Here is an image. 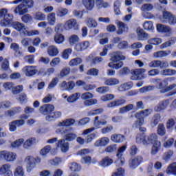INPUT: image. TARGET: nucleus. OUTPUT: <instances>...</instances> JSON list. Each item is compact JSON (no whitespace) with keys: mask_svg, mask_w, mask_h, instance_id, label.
<instances>
[{"mask_svg":"<svg viewBox=\"0 0 176 176\" xmlns=\"http://www.w3.org/2000/svg\"><path fill=\"white\" fill-rule=\"evenodd\" d=\"M12 3L15 5L20 3L14 10V14H19V16H24V14L28 13V9H32L34 5H35L34 0H15Z\"/></svg>","mask_w":176,"mask_h":176,"instance_id":"1","label":"nucleus"},{"mask_svg":"<svg viewBox=\"0 0 176 176\" xmlns=\"http://www.w3.org/2000/svg\"><path fill=\"white\" fill-rule=\"evenodd\" d=\"M126 57L123 56L122 52H117L111 54L110 60L111 63L108 64V67L110 68H113L114 69H119L123 67V62L122 60H125Z\"/></svg>","mask_w":176,"mask_h":176,"instance_id":"2","label":"nucleus"},{"mask_svg":"<svg viewBox=\"0 0 176 176\" xmlns=\"http://www.w3.org/2000/svg\"><path fill=\"white\" fill-rule=\"evenodd\" d=\"M3 17V19L0 21L1 27H8L10 25V23L13 21V14H9V10L6 8L0 9V19Z\"/></svg>","mask_w":176,"mask_h":176,"instance_id":"3","label":"nucleus"},{"mask_svg":"<svg viewBox=\"0 0 176 176\" xmlns=\"http://www.w3.org/2000/svg\"><path fill=\"white\" fill-rule=\"evenodd\" d=\"M107 120H102V121L100 120V117L96 116L94 118V127L89 128L88 129H86L83 131L82 135H87V134H90V133H93L94 130H98V129H101V126H105L107 125Z\"/></svg>","mask_w":176,"mask_h":176,"instance_id":"4","label":"nucleus"},{"mask_svg":"<svg viewBox=\"0 0 176 176\" xmlns=\"http://www.w3.org/2000/svg\"><path fill=\"white\" fill-rule=\"evenodd\" d=\"M24 162L26 164L28 173H31L32 170L35 168V166L41 162V159L39 157L35 158L34 156L28 155L25 157Z\"/></svg>","mask_w":176,"mask_h":176,"instance_id":"5","label":"nucleus"},{"mask_svg":"<svg viewBox=\"0 0 176 176\" xmlns=\"http://www.w3.org/2000/svg\"><path fill=\"white\" fill-rule=\"evenodd\" d=\"M17 159V154L12 151L3 150L0 151V160H5L7 163H12Z\"/></svg>","mask_w":176,"mask_h":176,"instance_id":"6","label":"nucleus"},{"mask_svg":"<svg viewBox=\"0 0 176 176\" xmlns=\"http://www.w3.org/2000/svg\"><path fill=\"white\" fill-rule=\"evenodd\" d=\"M151 115V109H147L143 111H141L140 113H138L136 116L138 120L135 122L134 126L135 127H140L144 124V118L149 116Z\"/></svg>","mask_w":176,"mask_h":176,"instance_id":"7","label":"nucleus"},{"mask_svg":"<svg viewBox=\"0 0 176 176\" xmlns=\"http://www.w3.org/2000/svg\"><path fill=\"white\" fill-rule=\"evenodd\" d=\"M146 72V69H136L133 71L131 79L132 80H142V79L146 78V76L144 74Z\"/></svg>","mask_w":176,"mask_h":176,"instance_id":"8","label":"nucleus"},{"mask_svg":"<svg viewBox=\"0 0 176 176\" xmlns=\"http://www.w3.org/2000/svg\"><path fill=\"white\" fill-rule=\"evenodd\" d=\"M64 28L66 31H70V30H74V31L79 30V24H78V21L75 19L67 20L64 25Z\"/></svg>","mask_w":176,"mask_h":176,"instance_id":"9","label":"nucleus"},{"mask_svg":"<svg viewBox=\"0 0 176 176\" xmlns=\"http://www.w3.org/2000/svg\"><path fill=\"white\" fill-rule=\"evenodd\" d=\"M22 72L25 76L31 78L34 76V75H36L38 69H36V66L28 65L22 68Z\"/></svg>","mask_w":176,"mask_h":176,"instance_id":"10","label":"nucleus"},{"mask_svg":"<svg viewBox=\"0 0 176 176\" xmlns=\"http://www.w3.org/2000/svg\"><path fill=\"white\" fill-rule=\"evenodd\" d=\"M150 68H168V62L166 60H155L148 63Z\"/></svg>","mask_w":176,"mask_h":176,"instance_id":"11","label":"nucleus"},{"mask_svg":"<svg viewBox=\"0 0 176 176\" xmlns=\"http://www.w3.org/2000/svg\"><path fill=\"white\" fill-rule=\"evenodd\" d=\"M74 129L69 128L63 131V140L65 141H74L76 139V134L74 133Z\"/></svg>","mask_w":176,"mask_h":176,"instance_id":"12","label":"nucleus"},{"mask_svg":"<svg viewBox=\"0 0 176 176\" xmlns=\"http://www.w3.org/2000/svg\"><path fill=\"white\" fill-rule=\"evenodd\" d=\"M127 149V146H121L118 151L117 157L118 159L116 161V166H123L124 164V158L122 157L123 156V152Z\"/></svg>","mask_w":176,"mask_h":176,"instance_id":"13","label":"nucleus"},{"mask_svg":"<svg viewBox=\"0 0 176 176\" xmlns=\"http://www.w3.org/2000/svg\"><path fill=\"white\" fill-rule=\"evenodd\" d=\"M53 111H54V107L52 104H43L39 109V112L41 115L46 116H49Z\"/></svg>","mask_w":176,"mask_h":176,"instance_id":"14","label":"nucleus"},{"mask_svg":"<svg viewBox=\"0 0 176 176\" xmlns=\"http://www.w3.org/2000/svg\"><path fill=\"white\" fill-rule=\"evenodd\" d=\"M12 166L9 164H4L0 166V175L13 176V173L10 170Z\"/></svg>","mask_w":176,"mask_h":176,"instance_id":"15","label":"nucleus"},{"mask_svg":"<svg viewBox=\"0 0 176 176\" xmlns=\"http://www.w3.org/2000/svg\"><path fill=\"white\" fill-rule=\"evenodd\" d=\"M6 27H12L14 30L18 31V32H21L25 31V25L19 21H14L13 19L11 21L10 24Z\"/></svg>","mask_w":176,"mask_h":176,"instance_id":"16","label":"nucleus"},{"mask_svg":"<svg viewBox=\"0 0 176 176\" xmlns=\"http://www.w3.org/2000/svg\"><path fill=\"white\" fill-rule=\"evenodd\" d=\"M58 148H60L61 152L66 153L69 151V142H67L65 139H62L58 141L57 143Z\"/></svg>","mask_w":176,"mask_h":176,"instance_id":"17","label":"nucleus"},{"mask_svg":"<svg viewBox=\"0 0 176 176\" xmlns=\"http://www.w3.org/2000/svg\"><path fill=\"white\" fill-rule=\"evenodd\" d=\"M163 18L165 20L168 21V24L170 25H174V24H176V16L171 14V12L165 11L163 13Z\"/></svg>","mask_w":176,"mask_h":176,"instance_id":"18","label":"nucleus"},{"mask_svg":"<svg viewBox=\"0 0 176 176\" xmlns=\"http://www.w3.org/2000/svg\"><path fill=\"white\" fill-rule=\"evenodd\" d=\"M168 104H170L168 99L162 100L154 107V111L155 112H162V111H164L168 107Z\"/></svg>","mask_w":176,"mask_h":176,"instance_id":"19","label":"nucleus"},{"mask_svg":"<svg viewBox=\"0 0 176 176\" xmlns=\"http://www.w3.org/2000/svg\"><path fill=\"white\" fill-rule=\"evenodd\" d=\"M124 104H126V99H116L107 103V108H116V107H120L121 105H124Z\"/></svg>","mask_w":176,"mask_h":176,"instance_id":"20","label":"nucleus"},{"mask_svg":"<svg viewBox=\"0 0 176 176\" xmlns=\"http://www.w3.org/2000/svg\"><path fill=\"white\" fill-rule=\"evenodd\" d=\"M157 31L158 32H164V34H166L168 36H170L171 35L172 29L171 28L163 25V24H157Z\"/></svg>","mask_w":176,"mask_h":176,"instance_id":"21","label":"nucleus"},{"mask_svg":"<svg viewBox=\"0 0 176 176\" xmlns=\"http://www.w3.org/2000/svg\"><path fill=\"white\" fill-rule=\"evenodd\" d=\"M22 111L21 107H12L11 109L6 111V116H8V118H13V116H16L18 113H20Z\"/></svg>","mask_w":176,"mask_h":176,"instance_id":"22","label":"nucleus"},{"mask_svg":"<svg viewBox=\"0 0 176 176\" xmlns=\"http://www.w3.org/2000/svg\"><path fill=\"white\" fill-rule=\"evenodd\" d=\"M144 159L141 156H138L129 160V167L131 168H137L138 166H140L142 163Z\"/></svg>","mask_w":176,"mask_h":176,"instance_id":"23","label":"nucleus"},{"mask_svg":"<svg viewBox=\"0 0 176 176\" xmlns=\"http://www.w3.org/2000/svg\"><path fill=\"white\" fill-rule=\"evenodd\" d=\"M154 82L157 83L158 89L160 90H164L167 86H168V78H165L164 80H161L160 78L154 80Z\"/></svg>","mask_w":176,"mask_h":176,"instance_id":"24","label":"nucleus"},{"mask_svg":"<svg viewBox=\"0 0 176 176\" xmlns=\"http://www.w3.org/2000/svg\"><path fill=\"white\" fill-rule=\"evenodd\" d=\"M117 25L118 27V30H117L118 35H122L123 32H127L129 27H127V25L124 24V23L118 21Z\"/></svg>","mask_w":176,"mask_h":176,"instance_id":"25","label":"nucleus"},{"mask_svg":"<svg viewBox=\"0 0 176 176\" xmlns=\"http://www.w3.org/2000/svg\"><path fill=\"white\" fill-rule=\"evenodd\" d=\"M61 111L51 112L50 115L45 117V119L48 122H52L53 120H56V119H58V118H61Z\"/></svg>","mask_w":176,"mask_h":176,"instance_id":"26","label":"nucleus"},{"mask_svg":"<svg viewBox=\"0 0 176 176\" xmlns=\"http://www.w3.org/2000/svg\"><path fill=\"white\" fill-rule=\"evenodd\" d=\"M20 120H16L14 121V123L16 126V127H21V126H24L25 124V120L28 119V116L26 114H22L19 117Z\"/></svg>","mask_w":176,"mask_h":176,"instance_id":"27","label":"nucleus"},{"mask_svg":"<svg viewBox=\"0 0 176 176\" xmlns=\"http://www.w3.org/2000/svg\"><path fill=\"white\" fill-rule=\"evenodd\" d=\"M109 144V138L104 137L96 140L94 143V146H107V144Z\"/></svg>","mask_w":176,"mask_h":176,"instance_id":"28","label":"nucleus"},{"mask_svg":"<svg viewBox=\"0 0 176 176\" xmlns=\"http://www.w3.org/2000/svg\"><path fill=\"white\" fill-rule=\"evenodd\" d=\"M89 46H90V43L89 41H84L76 44L75 50H76V52H82V50H86Z\"/></svg>","mask_w":176,"mask_h":176,"instance_id":"29","label":"nucleus"},{"mask_svg":"<svg viewBox=\"0 0 176 176\" xmlns=\"http://www.w3.org/2000/svg\"><path fill=\"white\" fill-rule=\"evenodd\" d=\"M137 34L138 41H145L148 39V38H149V34H148V33H145V32H144V30L140 28L137 29Z\"/></svg>","mask_w":176,"mask_h":176,"instance_id":"30","label":"nucleus"},{"mask_svg":"<svg viewBox=\"0 0 176 176\" xmlns=\"http://www.w3.org/2000/svg\"><path fill=\"white\" fill-rule=\"evenodd\" d=\"M75 123V120L72 118L66 119L63 120V122H60L58 123L57 126L58 127H68V126H73Z\"/></svg>","mask_w":176,"mask_h":176,"instance_id":"31","label":"nucleus"},{"mask_svg":"<svg viewBox=\"0 0 176 176\" xmlns=\"http://www.w3.org/2000/svg\"><path fill=\"white\" fill-rule=\"evenodd\" d=\"M112 163H113V160L109 158V157H105L99 162V166L105 168L111 166Z\"/></svg>","mask_w":176,"mask_h":176,"instance_id":"32","label":"nucleus"},{"mask_svg":"<svg viewBox=\"0 0 176 176\" xmlns=\"http://www.w3.org/2000/svg\"><path fill=\"white\" fill-rule=\"evenodd\" d=\"M95 0H82V4L87 10H93L94 9Z\"/></svg>","mask_w":176,"mask_h":176,"instance_id":"33","label":"nucleus"},{"mask_svg":"<svg viewBox=\"0 0 176 176\" xmlns=\"http://www.w3.org/2000/svg\"><path fill=\"white\" fill-rule=\"evenodd\" d=\"M137 144H142L143 145H148V141L145 138L144 133H138L136 136Z\"/></svg>","mask_w":176,"mask_h":176,"instance_id":"34","label":"nucleus"},{"mask_svg":"<svg viewBox=\"0 0 176 176\" xmlns=\"http://www.w3.org/2000/svg\"><path fill=\"white\" fill-rule=\"evenodd\" d=\"M111 141H113V142L120 143V142H123V141L126 140V138L123 135L113 134L111 135Z\"/></svg>","mask_w":176,"mask_h":176,"instance_id":"35","label":"nucleus"},{"mask_svg":"<svg viewBox=\"0 0 176 176\" xmlns=\"http://www.w3.org/2000/svg\"><path fill=\"white\" fill-rule=\"evenodd\" d=\"M171 54V51H159L157 52H155L153 54V56L155 58H162V57H167V56H170Z\"/></svg>","mask_w":176,"mask_h":176,"instance_id":"36","label":"nucleus"},{"mask_svg":"<svg viewBox=\"0 0 176 176\" xmlns=\"http://www.w3.org/2000/svg\"><path fill=\"white\" fill-rule=\"evenodd\" d=\"M47 54L50 57H56L58 54V49L54 45H51L47 49Z\"/></svg>","mask_w":176,"mask_h":176,"instance_id":"37","label":"nucleus"},{"mask_svg":"<svg viewBox=\"0 0 176 176\" xmlns=\"http://www.w3.org/2000/svg\"><path fill=\"white\" fill-rule=\"evenodd\" d=\"M162 116H160V114L157 113L154 115L151 121V127H156V126L159 124V122H160Z\"/></svg>","mask_w":176,"mask_h":176,"instance_id":"38","label":"nucleus"},{"mask_svg":"<svg viewBox=\"0 0 176 176\" xmlns=\"http://www.w3.org/2000/svg\"><path fill=\"white\" fill-rule=\"evenodd\" d=\"M160 148H162V143H160V142H157L151 147V154L153 155H157L159 151H160Z\"/></svg>","mask_w":176,"mask_h":176,"instance_id":"39","label":"nucleus"},{"mask_svg":"<svg viewBox=\"0 0 176 176\" xmlns=\"http://www.w3.org/2000/svg\"><path fill=\"white\" fill-rule=\"evenodd\" d=\"M36 144V140L34 138H31L30 139H28L24 143H23V148L25 149H30L31 146L33 145H35Z\"/></svg>","mask_w":176,"mask_h":176,"instance_id":"40","label":"nucleus"},{"mask_svg":"<svg viewBox=\"0 0 176 176\" xmlns=\"http://www.w3.org/2000/svg\"><path fill=\"white\" fill-rule=\"evenodd\" d=\"M104 83L105 86H116V85H119L120 81L118 78H111L107 79Z\"/></svg>","mask_w":176,"mask_h":176,"instance_id":"41","label":"nucleus"},{"mask_svg":"<svg viewBox=\"0 0 176 176\" xmlns=\"http://www.w3.org/2000/svg\"><path fill=\"white\" fill-rule=\"evenodd\" d=\"M131 87H133V82H125L118 87V91H126V90H130Z\"/></svg>","mask_w":176,"mask_h":176,"instance_id":"42","label":"nucleus"},{"mask_svg":"<svg viewBox=\"0 0 176 176\" xmlns=\"http://www.w3.org/2000/svg\"><path fill=\"white\" fill-rule=\"evenodd\" d=\"M148 144H155L157 142H160V141L157 140V135L156 133H152L147 138Z\"/></svg>","mask_w":176,"mask_h":176,"instance_id":"43","label":"nucleus"},{"mask_svg":"<svg viewBox=\"0 0 176 176\" xmlns=\"http://www.w3.org/2000/svg\"><path fill=\"white\" fill-rule=\"evenodd\" d=\"M176 74L175 69H165L162 71H161V75H163V76H173V75Z\"/></svg>","mask_w":176,"mask_h":176,"instance_id":"44","label":"nucleus"},{"mask_svg":"<svg viewBox=\"0 0 176 176\" xmlns=\"http://www.w3.org/2000/svg\"><path fill=\"white\" fill-rule=\"evenodd\" d=\"M134 109V104H129L125 107H123L120 109V113H127V112H130V111H133Z\"/></svg>","mask_w":176,"mask_h":176,"instance_id":"45","label":"nucleus"},{"mask_svg":"<svg viewBox=\"0 0 176 176\" xmlns=\"http://www.w3.org/2000/svg\"><path fill=\"white\" fill-rule=\"evenodd\" d=\"M34 20H37L38 21H43L46 19V15L43 14V12H36L34 14Z\"/></svg>","mask_w":176,"mask_h":176,"instance_id":"46","label":"nucleus"},{"mask_svg":"<svg viewBox=\"0 0 176 176\" xmlns=\"http://www.w3.org/2000/svg\"><path fill=\"white\" fill-rule=\"evenodd\" d=\"M86 24L89 28H96V27L98 25L97 21H96V20L93 19L92 18H87Z\"/></svg>","mask_w":176,"mask_h":176,"instance_id":"47","label":"nucleus"},{"mask_svg":"<svg viewBox=\"0 0 176 176\" xmlns=\"http://www.w3.org/2000/svg\"><path fill=\"white\" fill-rule=\"evenodd\" d=\"M14 176H24V168L23 166L18 165L14 172Z\"/></svg>","mask_w":176,"mask_h":176,"instance_id":"48","label":"nucleus"},{"mask_svg":"<svg viewBox=\"0 0 176 176\" xmlns=\"http://www.w3.org/2000/svg\"><path fill=\"white\" fill-rule=\"evenodd\" d=\"M47 21L50 25H54L56 24V13H50L47 16Z\"/></svg>","mask_w":176,"mask_h":176,"instance_id":"49","label":"nucleus"},{"mask_svg":"<svg viewBox=\"0 0 176 176\" xmlns=\"http://www.w3.org/2000/svg\"><path fill=\"white\" fill-rule=\"evenodd\" d=\"M56 14L58 17H64L68 14V9L59 7L56 11Z\"/></svg>","mask_w":176,"mask_h":176,"instance_id":"50","label":"nucleus"},{"mask_svg":"<svg viewBox=\"0 0 176 176\" xmlns=\"http://www.w3.org/2000/svg\"><path fill=\"white\" fill-rule=\"evenodd\" d=\"M143 28L146 30V31H153L155 30V27L153 26V23L152 21H146L143 24Z\"/></svg>","mask_w":176,"mask_h":176,"instance_id":"51","label":"nucleus"},{"mask_svg":"<svg viewBox=\"0 0 176 176\" xmlns=\"http://www.w3.org/2000/svg\"><path fill=\"white\" fill-rule=\"evenodd\" d=\"M79 97H80V93H76L67 98L68 102H75L79 100Z\"/></svg>","mask_w":176,"mask_h":176,"instance_id":"52","label":"nucleus"},{"mask_svg":"<svg viewBox=\"0 0 176 176\" xmlns=\"http://www.w3.org/2000/svg\"><path fill=\"white\" fill-rule=\"evenodd\" d=\"M69 167L70 170L74 172L80 171V170H82V168L80 167V166H79V164H78V163L76 162L70 163L69 164Z\"/></svg>","mask_w":176,"mask_h":176,"instance_id":"53","label":"nucleus"},{"mask_svg":"<svg viewBox=\"0 0 176 176\" xmlns=\"http://www.w3.org/2000/svg\"><path fill=\"white\" fill-rule=\"evenodd\" d=\"M82 61L83 60H82V58H76L72 59L69 61V65H70V67H75V65H79V64H82Z\"/></svg>","mask_w":176,"mask_h":176,"instance_id":"54","label":"nucleus"},{"mask_svg":"<svg viewBox=\"0 0 176 176\" xmlns=\"http://www.w3.org/2000/svg\"><path fill=\"white\" fill-rule=\"evenodd\" d=\"M155 89L154 85H148V86H144L139 89L140 93H148L149 91H153Z\"/></svg>","mask_w":176,"mask_h":176,"instance_id":"55","label":"nucleus"},{"mask_svg":"<svg viewBox=\"0 0 176 176\" xmlns=\"http://www.w3.org/2000/svg\"><path fill=\"white\" fill-rule=\"evenodd\" d=\"M157 134L161 137H163V135H166V127L164 126V124H160L158 125Z\"/></svg>","mask_w":176,"mask_h":176,"instance_id":"56","label":"nucleus"},{"mask_svg":"<svg viewBox=\"0 0 176 176\" xmlns=\"http://www.w3.org/2000/svg\"><path fill=\"white\" fill-rule=\"evenodd\" d=\"M79 42V36L76 34H72L69 38V43L70 45H75V43H78Z\"/></svg>","mask_w":176,"mask_h":176,"instance_id":"57","label":"nucleus"},{"mask_svg":"<svg viewBox=\"0 0 176 176\" xmlns=\"http://www.w3.org/2000/svg\"><path fill=\"white\" fill-rule=\"evenodd\" d=\"M163 41L160 38H153L148 40V45H160Z\"/></svg>","mask_w":176,"mask_h":176,"instance_id":"58","label":"nucleus"},{"mask_svg":"<svg viewBox=\"0 0 176 176\" xmlns=\"http://www.w3.org/2000/svg\"><path fill=\"white\" fill-rule=\"evenodd\" d=\"M24 144V139L21 138L15 140L14 142L11 144V146L12 148H19V146H21Z\"/></svg>","mask_w":176,"mask_h":176,"instance_id":"59","label":"nucleus"},{"mask_svg":"<svg viewBox=\"0 0 176 176\" xmlns=\"http://www.w3.org/2000/svg\"><path fill=\"white\" fill-rule=\"evenodd\" d=\"M21 20L23 23H25L27 24L28 23H31L32 21V16L30 15V14H24L21 17Z\"/></svg>","mask_w":176,"mask_h":176,"instance_id":"60","label":"nucleus"},{"mask_svg":"<svg viewBox=\"0 0 176 176\" xmlns=\"http://www.w3.org/2000/svg\"><path fill=\"white\" fill-rule=\"evenodd\" d=\"M84 12V10H74L73 11V15L74 17H76V19H83Z\"/></svg>","mask_w":176,"mask_h":176,"instance_id":"61","label":"nucleus"},{"mask_svg":"<svg viewBox=\"0 0 176 176\" xmlns=\"http://www.w3.org/2000/svg\"><path fill=\"white\" fill-rule=\"evenodd\" d=\"M168 173L173 174V175H176V162L170 164L167 169Z\"/></svg>","mask_w":176,"mask_h":176,"instance_id":"62","label":"nucleus"},{"mask_svg":"<svg viewBox=\"0 0 176 176\" xmlns=\"http://www.w3.org/2000/svg\"><path fill=\"white\" fill-rule=\"evenodd\" d=\"M113 126L109 125L107 126H105L102 128L100 131L102 134H108L109 133H111V131H113Z\"/></svg>","mask_w":176,"mask_h":176,"instance_id":"63","label":"nucleus"},{"mask_svg":"<svg viewBox=\"0 0 176 176\" xmlns=\"http://www.w3.org/2000/svg\"><path fill=\"white\" fill-rule=\"evenodd\" d=\"M111 176H124V169L118 168L117 171L113 173Z\"/></svg>","mask_w":176,"mask_h":176,"instance_id":"64","label":"nucleus"}]
</instances>
